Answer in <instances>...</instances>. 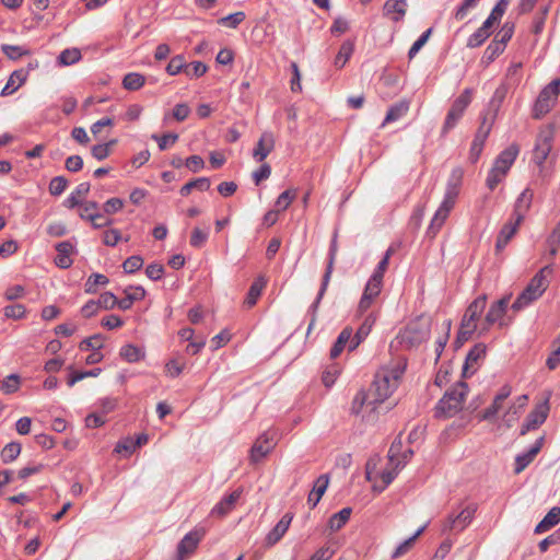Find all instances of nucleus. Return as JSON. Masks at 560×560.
<instances>
[{"label":"nucleus","instance_id":"nucleus-32","mask_svg":"<svg viewBox=\"0 0 560 560\" xmlns=\"http://www.w3.org/2000/svg\"><path fill=\"white\" fill-rule=\"evenodd\" d=\"M520 224L521 223H516V219H511L502 226L495 243V247L498 250H501L506 246V244L516 233Z\"/></svg>","mask_w":560,"mask_h":560},{"label":"nucleus","instance_id":"nucleus-55","mask_svg":"<svg viewBox=\"0 0 560 560\" xmlns=\"http://www.w3.org/2000/svg\"><path fill=\"white\" fill-rule=\"evenodd\" d=\"M21 453V445L19 443H9L1 451V458L4 463L13 462Z\"/></svg>","mask_w":560,"mask_h":560},{"label":"nucleus","instance_id":"nucleus-16","mask_svg":"<svg viewBox=\"0 0 560 560\" xmlns=\"http://www.w3.org/2000/svg\"><path fill=\"white\" fill-rule=\"evenodd\" d=\"M491 126L492 124L487 122V119L485 117L471 142L469 159L472 163H476L480 158L485 142L491 131Z\"/></svg>","mask_w":560,"mask_h":560},{"label":"nucleus","instance_id":"nucleus-41","mask_svg":"<svg viewBox=\"0 0 560 560\" xmlns=\"http://www.w3.org/2000/svg\"><path fill=\"white\" fill-rule=\"evenodd\" d=\"M354 50V44L351 40H346L340 46V49L334 60V65L341 69L345 67L347 61L350 59Z\"/></svg>","mask_w":560,"mask_h":560},{"label":"nucleus","instance_id":"nucleus-39","mask_svg":"<svg viewBox=\"0 0 560 560\" xmlns=\"http://www.w3.org/2000/svg\"><path fill=\"white\" fill-rule=\"evenodd\" d=\"M352 510L350 508H343L338 513L330 516L328 527L331 532H338L349 521Z\"/></svg>","mask_w":560,"mask_h":560},{"label":"nucleus","instance_id":"nucleus-12","mask_svg":"<svg viewBox=\"0 0 560 560\" xmlns=\"http://www.w3.org/2000/svg\"><path fill=\"white\" fill-rule=\"evenodd\" d=\"M400 469V459L398 457V448L396 443H393L388 451V466L381 472L382 487L373 486L378 492L383 491L397 476Z\"/></svg>","mask_w":560,"mask_h":560},{"label":"nucleus","instance_id":"nucleus-40","mask_svg":"<svg viewBox=\"0 0 560 560\" xmlns=\"http://www.w3.org/2000/svg\"><path fill=\"white\" fill-rule=\"evenodd\" d=\"M119 354L125 361L129 363L138 362L144 358V351L131 343L122 346L120 348Z\"/></svg>","mask_w":560,"mask_h":560},{"label":"nucleus","instance_id":"nucleus-37","mask_svg":"<svg viewBox=\"0 0 560 560\" xmlns=\"http://www.w3.org/2000/svg\"><path fill=\"white\" fill-rule=\"evenodd\" d=\"M409 105H410L409 102L406 100H402V101L396 103L395 105H393L388 109L382 126H385L388 122L396 121L399 118H401L402 116H405L409 110Z\"/></svg>","mask_w":560,"mask_h":560},{"label":"nucleus","instance_id":"nucleus-45","mask_svg":"<svg viewBox=\"0 0 560 560\" xmlns=\"http://www.w3.org/2000/svg\"><path fill=\"white\" fill-rule=\"evenodd\" d=\"M448 214H450V211L439 207V209L436 210V212L431 221V224L429 226V230H428L429 234L434 236L440 231L442 225L444 224Z\"/></svg>","mask_w":560,"mask_h":560},{"label":"nucleus","instance_id":"nucleus-57","mask_svg":"<svg viewBox=\"0 0 560 560\" xmlns=\"http://www.w3.org/2000/svg\"><path fill=\"white\" fill-rule=\"evenodd\" d=\"M296 197V190L294 189H288L285 191H283L277 199L276 201V207L278 208V212L279 211H283L285 210L290 205L291 202L295 199Z\"/></svg>","mask_w":560,"mask_h":560},{"label":"nucleus","instance_id":"nucleus-17","mask_svg":"<svg viewBox=\"0 0 560 560\" xmlns=\"http://www.w3.org/2000/svg\"><path fill=\"white\" fill-rule=\"evenodd\" d=\"M548 407L547 405H539L532 410L524 423L521 427V435H525L530 430H535L539 428L547 419L548 416Z\"/></svg>","mask_w":560,"mask_h":560},{"label":"nucleus","instance_id":"nucleus-15","mask_svg":"<svg viewBox=\"0 0 560 560\" xmlns=\"http://www.w3.org/2000/svg\"><path fill=\"white\" fill-rule=\"evenodd\" d=\"M203 536L205 530L202 528L195 529L186 534L177 546L178 558L184 560L194 553Z\"/></svg>","mask_w":560,"mask_h":560},{"label":"nucleus","instance_id":"nucleus-29","mask_svg":"<svg viewBox=\"0 0 560 560\" xmlns=\"http://www.w3.org/2000/svg\"><path fill=\"white\" fill-rule=\"evenodd\" d=\"M57 256L55 262L60 268H69L72 265L71 254L73 245L70 242H61L56 245Z\"/></svg>","mask_w":560,"mask_h":560},{"label":"nucleus","instance_id":"nucleus-4","mask_svg":"<svg viewBox=\"0 0 560 560\" xmlns=\"http://www.w3.org/2000/svg\"><path fill=\"white\" fill-rule=\"evenodd\" d=\"M518 152V147L511 144L498 155L487 177V186L489 189L493 190L499 183L503 180L515 162Z\"/></svg>","mask_w":560,"mask_h":560},{"label":"nucleus","instance_id":"nucleus-61","mask_svg":"<svg viewBox=\"0 0 560 560\" xmlns=\"http://www.w3.org/2000/svg\"><path fill=\"white\" fill-rule=\"evenodd\" d=\"M490 36L483 28L479 27L474 34L468 37L467 46L470 48L481 46Z\"/></svg>","mask_w":560,"mask_h":560},{"label":"nucleus","instance_id":"nucleus-59","mask_svg":"<svg viewBox=\"0 0 560 560\" xmlns=\"http://www.w3.org/2000/svg\"><path fill=\"white\" fill-rule=\"evenodd\" d=\"M97 304L100 306V310H113L116 306L119 307V300L113 293L105 292L100 295Z\"/></svg>","mask_w":560,"mask_h":560},{"label":"nucleus","instance_id":"nucleus-64","mask_svg":"<svg viewBox=\"0 0 560 560\" xmlns=\"http://www.w3.org/2000/svg\"><path fill=\"white\" fill-rule=\"evenodd\" d=\"M4 316L11 319H21L26 314V308L22 304H12L3 308Z\"/></svg>","mask_w":560,"mask_h":560},{"label":"nucleus","instance_id":"nucleus-21","mask_svg":"<svg viewBox=\"0 0 560 560\" xmlns=\"http://www.w3.org/2000/svg\"><path fill=\"white\" fill-rule=\"evenodd\" d=\"M544 441L545 438L540 436L539 439L536 440V442L533 444V446L528 450L527 453L516 456L514 468L515 474L522 472L534 460V458L542 448Z\"/></svg>","mask_w":560,"mask_h":560},{"label":"nucleus","instance_id":"nucleus-7","mask_svg":"<svg viewBox=\"0 0 560 560\" xmlns=\"http://www.w3.org/2000/svg\"><path fill=\"white\" fill-rule=\"evenodd\" d=\"M471 98H472V90L465 89L464 92L453 102V104L446 115L443 127H442L443 133L448 132L451 129H453L456 126L458 120L464 115V112L470 104Z\"/></svg>","mask_w":560,"mask_h":560},{"label":"nucleus","instance_id":"nucleus-28","mask_svg":"<svg viewBox=\"0 0 560 560\" xmlns=\"http://www.w3.org/2000/svg\"><path fill=\"white\" fill-rule=\"evenodd\" d=\"M328 485L329 477L327 475H320L316 479L314 487L307 498V503L310 504L311 509H314L318 504L325 491L327 490Z\"/></svg>","mask_w":560,"mask_h":560},{"label":"nucleus","instance_id":"nucleus-8","mask_svg":"<svg viewBox=\"0 0 560 560\" xmlns=\"http://www.w3.org/2000/svg\"><path fill=\"white\" fill-rule=\"evenodd\" d=\"M559 93L560 79H556L540 92L534 106V116L539 118L546 115L553 107Z\"/></svg>","mask_w":560,"mask_h":560},{"label":"nucleus","instance_id":"nucleus-18","mask_svg":"<svg viewBox=\"0 0 560 560\" xmlns=\"http://www.w3.org/2000/svg\"><path fill=\"white\" fill-rule=\"evenodd\" d=\"M292 520L293 515L291 513H285L276 526L267 534L265 538L266 546L271 547L279 542L288 532Z\"/></svg>","mask_w":560,"mask_h":560},{"label":"nucleus","instance_id":"nucleus-22","mask_svg":"<svg viewBox=\"0 0 560 560\" xmlns=\"http://www.w3.org/2000/svg\"><path fill=\"white\" fill-rule=\"evenodd\" d=\"M511 395V387L505 385L495 395L492 404L486 408L481 415L482 420H492L502 409L505 399Z\"/></svg>","mask_w":560,"mask_h":560},{"label":"nucleus","instance_id":"nucleus-43","mask_svg":"<svg viewBox=\"0 0 560 560\" xmlns=\"http://www.w3.org/2000/svg\"><path fill=\"white\" fill-rule=\"evenodd\" d=\"M210 188V179L208 177H199L186 183L179 190L182 196H188L192 189L206 191Z\"/></svg>","mask_w":560,"mask_h":560},{"label":"nucleus","instance_id":"nucleus-54","mask_svg":"<svg viewBox=\"0 0 560 560\" xmlns=\"http://www.w3.org/2000/svg\"><path fill=\"white\" fill-rule=\"evenodd\" d=\"M104 337L100 334L91 336L80 343V349L83 351L94 350L97 351L103 347Z\"/></svg>","mask_w":560,"mask_h":560},{"label":"nucleus","instance_id":"nucleus-51","mask_svg":"<svg viewBox=\"0 0 560 560\" xmlns=\"http://www.w3.org/2000/svg\"><path fill=\"white\" fill-rule=\"evenodd\" d=\"M187 63L185 61V58L184 56L182 55H176L174 56L167 67H166V72L170 74V75H176L178 74L179 72L184 71L185 72V68H186Z\"/></svg>","mask_w":560,"mask_h":560},{"label":"nucleus","instance_id":"nucleus-25","mask_svg":"<svg viewBox=\"0 0 560 560\" xmlns=\"http://www.w3.org/2000/svg\"><path fill=\"white\" fill-rule=\"evenodd\" d=\"M28 72L24 69H19L13 71L4 88L0 92L1 96H8L16 92L25 82L27 79Z\"/></svg>","mask_w":560,"mask_h":560},{"label":"nucleus","instance_id":"nucleus-50","mask_svg":"<svg viewBox=\"0 0 560 560\" xmlns=\"http://www.w3.org/2000/svg\"><path fill=\"white\" fill-rule=\"evenodd\" d=\"M209 237V229L201 230L199 228H195L190 235V245L195 248H201Z\"/></svg>","mask_w":560,"mask_h":560},{"label":"nucleus","instance_id":"nucleus-34","mask_svg":"<svg viewBox=\"0 0 560 560\" xmlns=\"http://www.w3.org/2000/svg\"><path fill=\"white\" fill-rule=\"evenodd\" d=\"M267 284V280L264 276H259L250 285L249 291L247 293V296L244 301V304L247 307H253L256 303L258 298L260 296L262 290L265 289Z\"/></svg>","mask_w":560,"mask_h":560},{"label":"nucleus","instance_id":"nucleus-47","mask_svg":"<svg viewBox=\"0 0 560 560\" xmlns=\"http://www.w3.org/2000/svg\"><path fill=\"white\" fill-rule=\"evenodd\" d=\"M116 144V140H112L107 143L93 145L91 154L98 161L105 160L109 156L112 148Z\"/></svg>","mask_w":560,"mask_h":560},{"label":"nucleus","instance_id":"nucleus-2","mask_svg":"<svg viewBox=\"0 0 560 560\" xmlns=\"http://www.w3.org/2000/svg\"><path fill=\"white\" fill-rule=\"evenodd\" d=\"M552 273V268L549 266L544 267L537 272L524 291L518 295L512 304L514 311H521L532 302L539 299L549 285L548 277Z\"/></svg>","mask_w":560,"mask_h":560},{"label":"nucleus","instance_id":"nucleus-1","mask_svg":"<svg viewBox=\"0 0 560 560\" xmlns=\"http://www.w3.org/2000/svg\"><path fill=\"white\" fill-rule=\"evenodd\" d=\"M406 369L404 359H399L387 366L381 368L371 387L374 402H383L397 389Z\"/></svg>","mask_w":560,"mask_h":560},{"label":"nucleus","instance_id":"nucleus-56","mask_svg":"<svg viewBox=\"0 0 560 560\" xmlns=\"http://www.w3.org/2000/svg\"><path fill=\"white\" fill-rule=\"evenodd\" d=\"M1 50L11 60H18L22 56H26L30 54L28 50L23 49V47L18 46V45L4 44L1 46Z\"/></svg>","mask_w":560,"mask_h":560},{"label":"nucleus","instance_id":"nucleus-19","mask_svg":"<svg viewBox=\"0 0 560 560\" xmlns=\"http://www.w3.org/2000/svg\"><path fill=\"white\" fill-rule=\"evenodd\" d=\"M336 255H337V244H336V241H332V243L330 245V248H329V260H328V264H327V268H326L325 275L323 277V282H322V285H320V290L318 292L316 301L312 305V310H313L314 313L316 312V310L318 307V304H319L322 298L324 296V294H325V292L327 290V287L329 284V281H330V278H331V273H332V270H334V264H335V260H336Z\"/></svg>","mask_w":560,"mask_h":560},{"label":"nucleus","instance_id":"nucleus-20","mask_svg":"<svg viewBox=\"0 0 560 560\" xmlns=\"http://www.w3.org/2000/svg\"><path fill=\"white\" fill-rule=\"evenodd\" d=\"M533 196V191L526 188L516 199L514 205V211L512 214V219H516V223H522V221L524 220L526 213L528 212L532 206Z\"/></svg>","mask_w":560,"mask_h":560},{"label":"nucleus","instance_id":"nucleus-48","mask_svg":"<svg viewBox=\"0 0 560 560\" xmlns=\"http://www.w3.org/2000/svg\"><path fill=\"white\" fill-rule=\"evenodd\" d=\"M81 59V51L78 48L65 49L60 52L58 60L63 66H70Z\"/></svg>","mask_w":560,"mask_h":560},{"label":"nucleus","instance_id":"nucleus-5","mask_svg":"<svg viewBox=\"0 0 560 560\" xmlns=\"http://www.w3.org/2000/svg\"><path fill=\"white\" fill-rule=\"evenodd\" d=\"M468 394L466 383H457L440 399L436 410L446 418L453 417L462 410L464 400Z\"/></svg>","mask_w":560,"mask_h":560},{"label":"nucleus","instance_id":"nucleus-30","mask_svg":"<svg viewBox=\"0 0 560 560\" xmlns=\"http://www.w3.org/2000/svg\"><path fill=\"white\" fill-rule=\"evenodd\" d=\"M406 0H387L384 4V14L394 22H398L406 14Z\"/></svg>","mask_w":560,"mask_h":560},{"label":"nucleus","instance_id":"nucleus-52","mask_svg":"<svg viewBox=\"0 0 560 560\" xmlns=\"http://www.w3.org/2000/svg\"><path fill=\"white\" fill-rule=\"evenodd\" d=\"M108 283V278L102 273H93L85 282V292L95 293L97 285H105Z\"/></svg>","mask_w":560,"mask_h":560},{"label":"nucleus","instance_id":"nucleus-26","mask_svg":"<svg viewBox=\"0 0 560 560\" xmlns=\"http://www.w3.org/2000/svg\"><path fill=\"white\" fill-rule=\"evenodd\" d=\"M486 345L477 343L471 348L468 352L466 362L463 369V373L465 376L468 375L469 371L472 374L477 370L478 361L486 355Z\"/></svg>","mask_w":560,"mask_h":560},{"label":"nucleus","instance_id":"nucleus-13","mask_svg":"<svg viewBox=\"0 0 560 560\" xmlns=\"http://www.w3.org/2000/svg\"><path fill=\"white\" fill-rule=\"evenodd\" d=\"M462 178H463L462 168L453 170L450 180H448V184H447V187H446V190H445L443 201H442L440 208L445 209L450 212L452 211V209L455 206L458 192H459V186L462 184Z\"/></svg>","mask_w":560,"mask_h":560},{"label":"nucleus","instance_id":"nucleus-6","mask_svg":"<svg viewBox=\"0 0 560 560\" xmlns=\"http://www.w3.org/2000/svg\"><path fill=\"white\" fill-rule=\"evenodd\" d=\"M431 331V320L429 317L421 316L411 322L399 335L400 343L408 347H417L429 339Z\"/></svg>","mask_w":560,"mask_h":560},{"label":"nucleus","instance_id":"nucleus-9","mask_svg":"<svg viewBox=\"0 0 560 560\" xmlns=\"http://www.w3.org/2000/svg\"><path fill=\"white\" fill-rule=\"evenodd\" d=\"M510 300L511 295H505L490 305L489 311L486 314L482 327L480 329V334L487 331L489 327L493 324H499L500 327L506 325L503 317L506 313Z\"/></svg>","mask_w":560,"mask_h":560},{"label":"nucleus","instance_id":"nucleus-24","mask_svg":"<svg viewBox=\"0 0 560 560\" xmlns=\"http://www.w3.org/2000/svg\"><path fill=\"white\" fill-rule=\"evenodd\" d=\"M240 497L241 490L233 491L213 506V509L211 510V515L217 517H224L235 508V504Z\"/></svg>","mask_w":560,"mask_h":560},{"label":"nucleus","instance_id":"nucleus-27","mask_svg":"<svg viewBox=\"0 0 560 560\" xmlns=\"http://www.w3.org/2000/svg\"><path fill=\"white\" fill-rule=\"evenodd\" d=\"M376 322V316L374 314H369L362 325L358 328L355 335L352 337L350 341L349 351H352L359 347V345L369 336L373 325Z\"/></svg>","mask_w":560,"mask_h":560},{"label":"nucleus","instance_id":"nucleus-31","mask_svg":"<svg viewBox=\"0 0 560 560\" xmlns=\"http://www.w3.org/2000/svg\"><path fill=\"white\" fill-rule=\"evenodd\" d=\"M90 191L89 183L79 184L74 190L65 199L63 206L73 209L82 205L84 198L88 196Z\"/></svg>","mask_w":560,"mask_h":560},{"label":"nucleus","instance_id":"nucleus-62","mask_svg":"<svg viewBox=\"0 0 560 560\" xmlns=\"http://www.w3.org/2000/svg\"><path fill=\"white\" fill-rule=\"evenodd\" d=\"M207 66L201 61H194L186 66L185 74L189 78H199L207 72Z\"/></svg>","mask_w":560,"mask_h":560},{"label":"nucleus","instance_id":"nucleus-23","mask_svg":"<svg viewBox=\"0 0 560 560\" xmlns=\"http://www.w3.org/2000/svg\"><path fill=\"white\" fill-rule=\"evenodd\" d=\"M275 148V137L272 132L265 131L253 151V158L257 162H262Z\"/></svg>","mask_w":560,"mask_h":560},{"label":"nucleus","instance_id":"nucleus-63","mask_svg":"<svg viewBox=\"0 0 560 560\" xmlns=\"http://www.w3.org/2000/svg\"><path fill=\"white\" fill-rule=\"evenodd\" d=\"M20 387V377L15 374L7 376L1 383V390L4 394L15 393Z\"/></svg>","mask_w":560,"mask_h":560},{"label":"nucleus","instance_id":"nucleus-11","mask_svg":"<svg viewBox=\"0 0 560 560\" xmlns=\"http://www.w3.org/2000/svg\"><path fill=\"white\" fill-rule=\"evenodd\" d=\"M552 139L553 135L550 129L541 130L536 139L533 161L539 167H542V164L547 161L552 148Z\"/></svg>","mask_w":560,"mask_h":560},{"label":"nucleus","instance_id":"nucleus-42","mask_svg":"<svg viewBox=\"0 0 560 560\" xmlns=\"http://www.w3.org/2000/svg\"><path fill=\"white\" fill-rule=\"evenodd\" d=\"M425 526L420 527L411 537L404 540L392 553L393 559H398L409 552L418 537L423 533Z\"/></svg>","mask_w":560,"mask_h":560},{"label":"nucleus","instance_id":"nucleus-35","mask_svg":"<svg viewBox=\"0 0 560 560\" xmlns=\"http://www.w3.org/2000/svg\"><path fill=\"white\" fill-rule=\"evenodd\" d=\"M560 522V506H553L546 516L537 524L535 533L540 534L549 530Z\"/></svg>","mask_w":560,"mask_h":560},{"label":"nucleus","instance_id":"nucleus-58","mask_svg":"<svg viewBox=\"0 0 560 560\" xmlns=\"http://www.w3.org/2000/svg\"><path fill=\"white\" fill-rule=\"evenodd\" d=\"M152 139L155 140L159 144V149L164 151L175 144L178 140L177 133H165L163 136L152 135Z\"/></svg>","mask_w":560,"mask_h":560},{"label":"nucleus","instance_id":"nucleus-14","mask_svg":"<svg viewBox=\"0 0 560 560\" xmlns=\"http://www.w3.org/2000/svg\"><path fill=\"white\" fill-rule=\"evenodd\" d=\"M476 510V505L470 504L463 509L458 515L450 516L444 524L443 530H464L471 523Z\"/></svg>","mask_w":560,"mask_h":560},{"label":"nucleus","instance_id":"nucleus-46","mask_svg":"<svg viewBox=\"0 0 560 560\" xmlns=\"http://www.w3.org/2000/svg\"><path fill=\"white\" fill-rule=\"evenodd\" d=\"M245 18V13L243 11H238L219 19L218 24L230 28H236Z\"/></svg>","mask_w":560,"mask_h":560},{"label":"nucleus","instance_id":"nucleus-33","mask_svg":"<svg viewBox=\"0 0 560 560\" xmlns=\"http://www.w3.org/2000/svg\"><path fill=\"white\" fill-rule=\"evenodd\" d=\"M126 296L119 300V308L122 311L129 310L133 302L141 301L145 296V291L142 287H129L125 290Z\"/></svg>","mask_w":560,"mask_h":560},{"label":"nucleus","instance_id":"nucleus-38","mask_svg":"<svg viewBox=\"0 0 560 560\" xmlns=\"http://www.w3.org/2000/svg\"><path fill=\"white\" fill-rule=\"evenodd\" d=\"M351 339H352V328H350V327L343 328L330 350V357L332 359L337 358L343 351L346 345L350 346Z\"/></svg>","mask_w":560,"mask_h":560},{"label":"nucleus","instance_id":"nucleus-44","mask_svg":"<svg viewBox=\"0 0 560 560\" xmlns=\"http://www.w3.org/2000/svg\"><path fill=\"white\" fill-rule=\"evenodd\" d=\"M144 75L137 72H130L126 74L122 80V86L129 91H137L141 89L144 85Z\"/></svg>","mask_w":560,"mask_h":560},{"label":"nucleus","instance_id":"nucleus-60","mask_svg":"<svg viewBox=\"0 0 560 560\" xmlns=\"http://www.w3.org/2000/svg\"><path fill=\"white\" fill-rule=\"evenodd\" d=\"M68 186V180L63 176H56L54 177L49 183V192L52 196H59L61 195Z\"/></svg>","mask_w":560,"mask_h":560},{"label":"nucleus","instance_id":"nucleus-49","mask_svg":"<svg viewBox=\"0 0 560 560\" xmlns=\"http://www.w3.org/2000/svg\"><path fill=\"white\" fill-rule=\"evenodd\" d=\"M515 25L512 22H505L494 37V42L502 44L504 47L514 34Z\"/></svg>","mask_w":560,"mask_h":560},{"label":"nucleus","instance_id":"nucleus-36","mask_svg":"<svg viewBox=\"0 0 560 560\" xmlns=\"http://www.w3.org/2000/svg\"><path fill=\"white\" fill-rule=\"evenodd\" d=\"M79 207V215L81 219L88 221L103 220V214L98 212V203L96 201L82 202Z\"/></svg>","mask_w":560,"mask_h":560},{"label":"nucleus","instance_id":"nucleus-3","mask_svg":"<svg viewBox=\"0 0 560 560\" xmlns=\"http://www.w3.org/2000/svg\"><path fill=\"white\" fill-rule=\"evenodd\" d=\"M487 305V295L481 294L476 298L467 307L460 327L457 334L456 343L462 346L464 342L470 339L471 335L478 328V320L481 317Z\"/></svg>","mask_w":560,"mask_h":560},{"label":"nucleus","instance_id":"nucleus-10","mask_svg":"<svg viewBox=\"0 0 560 560\" xmlns=\"http://www.w3.org/2000/svg\"><path fill=\"white\" fill-rule=\"evenodd\" d=\"M277 436L273 431H266L257 438L250 450V462L258 463L266 457L276 446Z\"/></svg>","mask_w":560,"mask_h":560},{"label":"nucleus","instance_id":"nucleus-53","mask_svg":"<svg viewBox=\"0 0 560 560\" xmlns=\"http://www.w3.org/2000/svg\"><path fill=\"white\" fill-rule=\"evenodd\" d=\"M504 49L505 47L502 44L492 40L483 52V60L487 63L492 62L497 57H499L504 51Z\"/></svg>","mask_w":560,"mask_h":560}]
</instances>
